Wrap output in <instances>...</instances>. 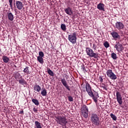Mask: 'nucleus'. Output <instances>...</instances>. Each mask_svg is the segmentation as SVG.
Listing matches in <instances>:
<instances>
[{"instance_id":"1","label":"nucleus","mask_w":128,"mask_h":128,"mask_svg":"<svg viewBox=\"0 0 128 128\" xmlns=\"http://www.w3.org/2000/svg\"><path fill=\"white\" fill-rule=\"evenodd\" d=\"M86 90L88 96H90V98H92L94 102L96 103L98 102V98H100L98 93L96 91H94L93 92L92 90V86H90V84L88 82H86Z\"/></svg>"},{"instance_id":"2","label":"nucleus","mask_w":128,"mask_h":128,"mask_svg":"<svg viewBox=\"0 0 128 128\" xmlns=\"http://www.w3.org/2000/svg\"><path fill=\"white\" fill-rule=\"evenodd\" d=\"M91 122L93 126H100V117L96 113H92L90 116Z\"/></svg>"},{"instance_id":"3","label":"nucleus","mask_w":128,"mask_h":128,"mask_svg":"<svg viewBox=\"0 0 128 128\" xmlns=\"http://www.w3.org/2000/svg\"><path fill=\"white\" fill-rule=\"evenodd\" d=\"M87 56H88L90 58H100L98 56V53H95L90 48H86V50Z\"/></svg>"},{"instance_id":"4","label":"nucleus","mask_w":128,"mask_h":128,"mask_svg":"<svg viewBox=\"0 0 128 128\" xmlns=\"http://www.w3.org/2000/svg\"><path fill=\"white\" fill-rule=\"evenodd\" d=\"M55 118L57 124H60V126L68 122V119H66V117L64 116H62L58 115L55 116Z\"/></svg>"},{"instance_id":"5","label":"nucleus","mask_w":128,"mask_h":128,"mask_svg":"<svg viewBox=\"0 0 128 128\" xmlns=\"http://www.w3.org/2000/svg\"><path fill=\"white\" fill-rule=\"evenodd\" d=\"M68 40L70 42H72L73 44L76 43V32L72 33V34H70L68 36Z\"/></svg>"},{"instance_id":"6","label":"nucleus","mask_w":128,"mask_h":128,"mask_svg":"<svg viewBox=\"0 0 128 128\" xmlns=\"http://www.w3.org/2000/svg\"><path fill=\"white\" fill-rule=\"evenodd\" d=\"M106 74L108 78H110V80H116V76L114 74V73L112 72V70H108Z\"/></svg>"},{"instance_id":"7","label":"nucleus","mask_w":128,"mask_h":128,"mask_svg":"<svg viewBox=\"0 0 128 128\" xmlns=\"http://www.w3.org/2000/svg\"><path fill=\"white\" fill-rule=\"evenodd\" d=\"M116 98L119 104H122V96L120 92H117L116 93Z\"/></svg>"},{"instance_id":"8","label":"nucleus","mask_w":128,"mask_h":128,"mask_svg":"<svg viewBox=\"0 0 128 128\" xmlns=\"http://www.w3.org/2000/svg\"><path fill=\"white\" fill-rule=\"evenodd\" d=\"M114 48L118 52H122L124 50V46L120 42H116Z\"/></svg>"},{"instance_id":"9","label":"nucleus","mask_w":128,"mask_h":128,"mask_svg":"<svg viewBox=\"0 0 128 128\" xmlns=\"http://www.w3.org/2000/svg\"><path fill=\"white\" fill-rule=\"evenodd\" d=\"M115 28L118 30H124V25L122 22H117L115 24Z\"/></svg>"},{"instance_id":"10","label":"nucleus","mask_w":128,"mask_h":128,"mask_svg":"<svg viewBox=\"0 0 128 128\" xmlns=\"http://www.w3.org/2000/svg\"><path fill=\"white\" fill-rule=\"evenodd\" d=\"M16 8L20 10H22V9L24 10V4H22V2L20 1H16Z\"/></svg>"},{"instance_id":"11","label":"nucleus","mask_w":128,"mask_h":128,"mask_svg":"<svg viewBox=\"0 0 128 128\" xmlns=\"http://www.w3.org/2000/svg\"><path fill=\"white\" fill-rule=\"evenodd\" d=\"M110 34L115 40H120V36L118 34V32L113 31L110 32Z\"/></svg>"},{"instance_id":"12","label":"nucleus","mask_w":128,"mask_h":128,"mask_svg":"<svg viewBox=\"0 0 128 128\" xmlns=\"http://www.w3.org/2000/svg\"><path fill=\"white\" fill-rule=\"evenodd\" d=\"M61 82L64 86V88H66L68 90L70 91V86H68V82H66V80L65 78H62Z\"/></svg>"},{"instance_id":"13","label":"nucleus","mask_w":128,"mask_h":128,"mask_svg":"<svg viewBox=\"0 0 128 128\" xmlns=\"http://www.w3.org/2000/svg\"><path fill=\"white\" fill-rule=\"evenodd\" d=\"M64 10L66 14H68V16H72V10L70 7H68L65 8Z\"/></svg>"},{"instance_id":"14","label":"nucleus","mask_w":128,"mask_h":128,"mask_svg":"<svg viewBox=\"0 0 128 128\" xmlns=\"http://www.w3.org/2000/svg\"><path fill=\"white\" fill-rule=\"evenodd\" d=\"M97 8L99 10H102L104 12V4L102 3H100L97 5Z\"/></svg>"},{"instance_id":"15","label":"nucleus","mask_w":128,"mask_h":128,"mask_svg":"<svg viewBox=\"0 0 128 128\" xmlns=\"http://www.w3.org/2000/svg\"><path fill=\"white\" fill-rule=\"evenodd\" d=\"M14 78L16 80V82H18L22 78V76H21L20 74L18 72H16L15 74Z\"/></svg>"},{"instance_id":"16","label":"nucleus","mask_w":128,"mask_h":128,"mask_svg":"<svg viewBox=\"0 0 128 128\" xmlns=\"http://www.w3.org/2000/svg\"><path fill=\"white\" fill-rule=\"evenodd\" d=\"M42 90V88L38 84H36L34 86V90L35 92H40V90Z\"/></svg>"},{"instance_id":"17","label":"nucleus","mask_w":128,"mask_h":128,"mask_svg":"<svg viewBox=\"0 0 128 128\" xmlns=\"http://www.w3.org/2000/svg\"><path fill=\"white\" fill-rule=\"evenodd\" d=\"M7 16H8V20H10V22H12V20H14V16L12 13L10 12H8Z\"/></svg>"},{"instance_id":"18","label":"nucleus","mask_w":128,"mask_h":128,"mask_svg":"<svg viewBox=\"0 0 128 128\" xmlns=\"http://www.w3.org/2000/svg\"><path fill=\"white\" fill-rule=\"evenodd\" d=\"M2 60L5 64H8V62H10V58L8 57L7 56H4L2 57Z\"/></svg>"},{"instance_id":"19","label":"nucleus","mask_w":128,"mask_h":128,"mask_svg":"<svg viewBox=\"0 0 128 128\" xmlns=\"http://www.w3.org/2000/svg\"><path fill=\"white\" fill-rule=\"evenodd\" d=\"M88 112V106L86 105H84L81 108V112Z\"/></svg>"},{"instance_id":"20","label":"nucleus","mask_w":128,"mask_h":128,"mask_svg":"<svg viewBox=\"0 0 128 128\" xmlns=\"http://www.w3.org/2000/svg\"><path fill=\"white\" fill-rule=\"evenodd\" d=\"M37 60L40 62V64H44V58L42 57L38 56L37 57Z\"/></svg>"},{"instance_id":"21","label":"nucleus","mask_w":128,"mask_h":128,"mask_svg":"<svg viewBox=\"0 0 128 128\" xmlns=\"http://www.w3.org/2000/svg\"><path fill=\"white\" fill-rule=\"evenodd\" d=\"M18 82H19V84H26V80H24V78H22L19 80Z\"/></svg>"},{"instance_id":"22","label":"nucleus","mask_w":128,"mask_h":128,"mask_svg":"<svg viewBox=\"0 0 128 128\" xmlns=\"http://www.w3.org/2000/svg\"><path fill=\"white\" fill-rule=\"evenodd\" d=\"M47 72L50 76H54V74L50 68H47Z\"/></svg>"},{"instance_id":"23","label":"nucleus","mask_w":128,"mask_h":128,"mask_svg":"<svg viewBox=\"0 0 128 128\" xmlns=\"http://www.w3.org/2000/svg\"><path fill=\"white\" fill-rule=\"evenodd\" d=\"M47 94H48V92H46V88H44L41 92V94L42 96H46Z\"/></svg>"},{"instance_id":"24","label":"nucleus","mask_w":128,"mask_h":128,"mask_svg":"<svg viewBox=\"0 0 128 128\" xmlns=\"http://www.w3.org/2000/svg\"><path fill=\"white\" fill-rule=\"evenodd\" d=\"M32 102H33V104H34L36 106H38L40 104L38 100L36 99L32 98Z\"/></svg>"},{"instance_id":"25","label":"nucleus","mask_w":128,"mask_h":128,"mask_svg":"<svg viewBox=\"0 0 128 128\" xmlns=\"http://www.w3.org/2000/svg\"><path fill=\"white\" fill-rule=\"evenodd\" d=\"M35 126H36V128H42V126H40V122H38V121H36Z\"/></svg>"},{"instance_id":"26","label":"nucleus","mask_w":128,"mask_h":128,"mask_svg":"<svg viewBox=\"0 0 128 128\" xmlns=\"http://www.w3.org/2000/svg\"><path fill=\"white\" fill-rule=\"evenodd\" d=\"M60 28L63 32H66V24H61Z\"/></svg>"},{"instance_id":"27","label":"nucleus","mask_w":128,"mask_h":128,"mask_svg":"<svg viewBox=\"0 0 128 128\" xmlns=\"http://www.w3.org/2000/svg\"><path fill=\"white\" fill-rule=\"evenodd\" d=\"M82 115L85 118H86L88 116V112H82Z\"/></svg>"},{"instance_id":"28","label":"nucleus","mask_w":128,"mask_h":128,"mask_svg":"<svg viewBox=\"0 0 128 128\" xmlns=\"http://www.w3.org/2000/svg\"><path fill=\"white\" fill-rule=\"evenodd\" d=\"M104 48H108L110 47V44L108 43V41H106L104 43Z\"/></svg>"},{"instance_id":"29","label":"nucleus","mask_w":128,"mask_h":128,"mask_svg":"<svg viewBox=\"0 0 128 128\" xmlns=\"http://www.w3.org/2000/svg\"><path fill=\"white\" fill-rule=\"evenodd\" d=\"M111 57L112 58H113L114 60H116L117 57H116V54L114 52H113L111 54Z\"/></svg>"},{"instance_id":"30","label":"nucleus","mask_w":128,"mask_h":128,"mask_svg":"<svg viewBox=\"0 0 128 128\" xmlns=\"http://www.w3.org/2000/svg\"><path fill=\"white\" fill-rule=\"evenodd\" d=\"M110 117L112 118L113 120H116V116L113 114H110Z\"/></svg>"},{"instance_id":"31","label":"nucleus","mask_w":128,"mask_h":128,"mask_svg":"<svg viewBox=\"0 0 128 128\" xmlns=\"http://www.w3.org/2000/svg\"><path fill=\"white\" fill-rule=\"evenodd\" d=\"M28 66L26 67L23 70L24 72H25L26 74H28V72H30V70H28Z\"/></svg>"},{"instance_id":"32","label":"nucleus","mask_w":128,"mask_h":128,"mask_svg":"<svg viewBox=\"0 0 128 128\" xmlns=\"http://www.w3.org/2000/svg\"><path fill=\"white\" fill-rule=\"evenodd\" d=\"M38 55L39 56H40L41 58H44V52H38Z\"/></svg>"},{"instance_id":"33","label":"nucleus","mask_w":128,"mask_h":128,"mask_svg":"<svg viewBox=\"0 0 128 128\" xmlns=\"http://www.w3.org/2000/svg\"><path fill=\"white\" fill-rule=\"evenodd\" d=\"M12 0H8L9 5L10 6V8L12 10V8H13V6H12Z\"/></svg>"},{"instance_id":"34","label":"nucleus","mask_w":128,"mask_h":128,"mask_svg":"<svg viewBox=\"0 0 128 128\" xmlns=\"http://www.w3.org/2000/svg\"><path fill=\"white\" fill-rule=\"evenodd\" d=\"M68 98L69 102H74V98H72V96H68Z\"/></svg>"},{"instance_id":"35","label":"nucleus","mask_w":128,"mask_h":128,"mask_svg":"<svg viewBox=\"0 0 128 128\" xmlns=\"http://www.w3.org/2000/svg\"><path fill=\"white\" fill-rule=\"evenodd\" d=\"M92 49L94 50H96V44H93Z\"/></svg>"},{"instance_id":"36","label":"nucleus","mask_w":128,"mask_h":128,"mask_svg":"<svg viewBox=\"0 0 128 128\" xmlns=\"http://www.w3.org/2000/svg\"><path fill=\"white\" fill-rule=\"evenodd\" d=\"M99 80H100V82H104V78H102V77L100 76Z\"/></svg>"},{"instance_id":"37","label":"nucleus","mask_w":128,"mask_h":128,"mask_svg":"<svg viewBox=\"0 0 128 128\" xmlns=\"http://www.w3.org/2000/svg\"><path fill=\"white\" fill-rule=\"evenodd\" d=\"M68 122H66L64 124H62V128H66V124Z\"/></svg>"},{"instance_id":"38","label":"nucleus","mask_w":128,"mask_h":128,"mask_svg":"<svg viewBox=\"0 0 128 128\" xmlns=\"http://www.w3.org/2000/svg\"><path fill=\"white\" fill-rule=\"evenodd\" d=\"M33 110L34 112H38V109L36 108H33Z\"/></svg>"},{"instance_id":"39","label":"nucleus","mask_w":128,"mask_h":128,"mask_svg":"<svg viewBox=\"0 0 128 128\" xmlns=\"http://www.w3.org/2000/svg\"><path fill=\"white\" fill-rule=\"evenodd\" d=\"M82 68L83 70H86V68H84V65L83 64V65L82 66Z\"/></svg>"},{"instance_id":"40","label":"nucleus","mask_w":128,"mask_h":128,"mask_svg":"<svg viewBox=\"0 0 128 128\" xmlns=\"http://www.w3.org/2000/svg\"><path fill=\"white\" fill-rule=\"evenodd\" d=\"M19 114H24V111H23V110H20V112Z\"/></svg>"},{"instance_id":"41","label":"nucleus","mask_w":128,"mask_h":128,"mask_svg":"<svg viewBox=\"0 0 128 128\" xmlns=\"http://www.w3.org/2000/svg\"><path fill=\"white\" fill-rule=\"evenodd\" d=\"M104 90H106V86H102Z\"/></svg>"},{"instance_id":"42","label":"nucleus","mask_w":128,"mask_h":128,"mask_svg":"<svg viewBox=\"0 0 128 128\" xmlns=\"http://www.w3.org/2000/svg\"><path fill=\"white\" fill-rule=\"evenodd\" d=\"M113 128H118V126H113Z\"/></svg>"},{"instance_id":"43","label":"nucleus","mask_w":128,"mask_h":128,"mask_svg":"<svg viewBox=\"0 0 128 128\" xmlns=\"http://www.w3.org/2000/svg\"><path fill=\"white\" fill-rule=\"evenodd\" d=\"M14 68H16V66L14 65Z\"/></svg>"},{"instance_id":"44","label":"nucleus","mask_w":128,"mask_h":128,"mask_svg":"<svg viewBox=\"0 0 128 128\" xmlns=\"http://www.w3.org/2000/svg\"><path fill=\"white\" fill-rule=\"evenodd\" d=\"M14 6H16V4L15 3H14Z\"/></svg>"},{"instance_id":"45","label":"nucleus","mask_w":128,"mask_h":128,"mask_svg":"<svg viewBox=\"0 0 128 128\" xmlns=\"http://www.w3.org/2000/svg\"><path fill=\"white\" fill-rule=\"evenodd\" d=\"M14 12H16V10H14Z\"/></svg>"},{"instance_id":"46","label":"nucleus","mask_w":128,"mask_h":128,"mask_svg":"<svg viewBox=\"0 0 128 128\" xmlns=\"http://www.w3.org/2000/svg\"><path fill=\"white\" fill-rule=\"evenodd\" d=\"M66 128H68L66 127Z\"/></svg>"}]
</instances>
